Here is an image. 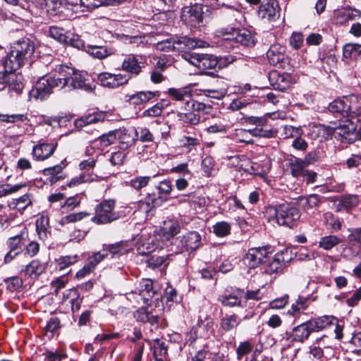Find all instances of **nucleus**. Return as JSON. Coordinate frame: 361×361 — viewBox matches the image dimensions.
<instances>
[{"label": "nucleus", "mask_w": 361, "mask_h": 361, "mask_svg": "<svg viewBox=\"0 0 361 361\" xmlns=\"http://www.w3.org/2000/svg\"><path fill=\"white\" fill-rule=\"evenodd\" d=\"M54 87L66 89V91L82 89L92 92L94 89L92 85L86 83L80 72L69 66L61 65L51 75L39 79L30 92V95L37 99L44 100L52 93Z\"/></svg>", "instance_id": "obj_1"}, {"label": "nucleus", "mask_w": 361, "mask_h": 361, "mask_svg": "<svg viewBox=\"0 0 361 361\" xmlns=\"http://www.w3.org/2000/svg\"><path fill=\"white\" fill-rule=\"evenodd\" d=\"M35 49V43L31 39L22 37L16 40L3 62L4 68L9 71H17L31 58Z\"/></svg>", "instance_id": "obj_2"}, {"label": "nucleus", "mask_w": 361, "mask_h": 361, "mask_svg": "<svg viewBox=\"0 0 361 361\" xmlns=\"http://www.w3.org/2000/svg\"><path fill=\"white\" fill-rule=\"evenodd\" d=\"M265 216L269 222L291 228L293 224L300 219V212L294 204L284 202L266 207Z\"/></svg>", "instance_id": "obj_3"}, {"label": "nucleus", "mask_w": 361, "mask_h": 361, "mask_svg": "<svg viewBox=\"0 0 361 361\" xmlns=\"http://www.w3.org/2000/svg\"><path fill=\"white\" fill-rule=\"evenodd\" d=\"M167 93L174 100L184 102L185 111L194 110L209 114L212 110L211 105L192 99L191 90L188 87H171L168 90Z\"/></svg>", "instance_id": "obj_4"}, {"label": "nucleus", "mask_w": 361, "mask_h": 361, "mask_svg": "<svg viewBox=\"0 0 361 361\" xmlns=\"http://www.w3.org/2000/svg\"><path fill=\"white\" fill-rule=\"evenodd\" d=\"M116 202L114 200H106L98 204L95 209L96 214L92 218V222L97 224L111 223L119 218L114 212Z\"/></svg>", "instance_id": "obj_5"}, {"label": "nucleus", "mask_w": 361, "mask_h": 361, "mask_svg": "<svg viewBox=\"0 0 361 361\" xmlns=\"http://www.w3.org/2000/svg\"><path fill=\"white\" fill-rule=\"evenodd\" d=\"M182 57L192 65L197 67L202 71L215 69L219 64L217 58L212 54L198 53H185Z\"/></svg>", "instance_id": "obj_6"}, {"label": "nucleus", "mask_w": 361, "mask_h": 361, "mask_svg": "<svg viewBox=\"0 0 361 361\" xmlns=\"http://www.w3.org/2000/svg\"><path fill=\"white\" fill-rule=\"evenodd\" d=\"M203 6L195 4L190 6L183 8L180 15L181 20L186 25L197 27L203 24Z\"/></svg>", "instance_id": "obj_7"}, {"label": "nucleus", "mask_w": 361, "mask_h": 361, "mask_svg": "<svg viewBox=\"0 0 361 361\" xmlns=\"http://www.w3.org/2000/svg\"><path fill=\"white\" fill-rule=\"evenodd\" d=\"M267 57L271 65L279 68L285 69L289 66L290 59L286 54V47L279 44L271 45L267 52Z\"/></svg>", "instance_id": "obj_8"}, {"label": "nucleus", "mask_w": 361, "mask_h": 361, "mask_svg": "<svg viewBox=\"0 0 361 361\" xmlns=\"http://www.w3.org/2000/svg\"><path fill=\"white\" fill-rule=\"evenodd\" d=\"M271 252L272 250L270 246L250 248L244 257V262L248 267L254 269L264 263L268 254Z\"/></svg>", "instance_id": "obj_9"}, {"label": "nucleus", "mask_w": 361, "mask_h": 361, "mask_svg": "<svg viewBox=\"0 0 361 361\" xmlns=\"http://www.w3.org/2000/svg\"><path fill=\"white\" fill-rule=\"evenodd\" d=\"M130 78V75L112 74L106 72L102 73L97 76V80L101 85L112 89L127 84Z\"/></svg>", "instance_id": "obj_10"}, {"label": "nucleus", "mask_w": 361, "mask_h": 361, "mask_svg": "<svg viewBox=\"0 0 361 361\" xmlns=\"http://www.w3.org/2000/svg\"><path fill=\"white\" fill-rule=\"evenodd\" d=\"M5 72L0 74V80L1 82L8 87L9 91H13L16 94H19L23 89V75L16 73V71H9L6 68Z\"/></svg>", "instance_id": "obj_11"}, {"label": "nucleus", "mask_w": 361, "mask_h": 361, "mask_svg": "<svg viewBox=\"0 0 361 361\" xmlns=\"http://www.w3.org/2000/svg\"><path fill=\"white\" fill-rule=\"evenodd\" d=\"M280 8L276 0H270L262 4L258 11L259 17L265 22H274L280 16Z\"/></svg>", "instance_id": "obj_12"}, {"label": "nucleus", "mask_w": 361, "mask_h": 361, "mask_svg": "<svg viewBox=\"0 0 361 361\" xmlns=\"http://www.w3.org/2000/svg\"><path fill=\"white\" fill-rule=\"evenodd\" d=\"M269 80L275 90L282 92L287 90L293 83V78L289 73H280L277 71L269 73Z\"/></svg>", "instance_id": "obj_13"}, {"label": "nucleus", "mask_w": 361, "mask_h": 361, "mask_svg": "<svg viewBox=\"0 0 361 361\" xmlns=\"http://www.w3.org/2000/svg\"><path fill=\"white\" fill-rule=\"evenodd\" d=\"M245 120L247 124L257 126L255 128L249 130L254 135L264 137H272L274 136L273 130L262 128L267 123V119L264 117L248 116L245 118Z\"/></svg>", "instance_id": "obj_14"}, {"label": "nucleus", "mask_w": 361, "mask_h": 361, "mask_svg": "<svg viewBox=\"0 0 361 361\" xmlns=\"http://www.w3.org/2000/svg\"><path fill=\"white\" fill-rule=\"evenodd\" d=\"M356 126L353 121L350 119H347L339 125L331 128V134H332L335 138L338 140H349V136L353 134L355 131Z\"/></svg>", "instance_id": "obj_15"}, {"label": "nucleus", "mask_w": 361, "mask_h": 361, "mask_svg": "<svg viewBox=\"0 0 361 361\" xmlns=\"http://www.w3.org/2000/svg\"><path fill=\"white\" fill-rule=\"evenodd\" d=\"M57 147L56 142L39 143L32 149V155L36 160L42 161L52 155Z\"/></svg>", "instance_id": "obj_16"}, {"label": "nucleus", "mask_w": 361, "mask_h": 361, "mask_svg": "<svg viewBox=\"0 0 361 361\" xmlns=\"http://www.w3.org/2000/svg\"><path fill=\"white\" fill-rule=\"evenodd\" d=\"M312 332V329L307 321L294 327L289 338L291 340V342L303 343Z\"/></svg>", "instance_id": "obj_17"}, {"label": "nucleus", "mask_w": 361, "mask_h": 361, "mask_svg": "<svg viewBox=\"0 0 361 361\" xmlns=\"http://www.w3.org/2000/svg\"><path fill=\"white\" fill-rule=\"evenodd\" d=\"M121 69L131 75H139L142 71V66L137 56L134 54L127 55L122 62Z\"/></svg>", "instance_id": "obj_18"}, {"label": "nucleus", "mask_w": 361, "mask_h": 361, "mask_svg": "<svg viewBox=\"0 0 361 361\" xmlns=\"http://www.w3.org/2000/svg\"><path fill=\"white\" fill-rule=\"evenodd\" d=\"M177 51H182L185 49H195L205 47L207 42L196 38H189L185 36L174 38Z\"/></svg>", "instance_id": "obj_19"}, {"label": "nucleus", "mask_w": 361, "mask_h": 361, "mask_svg": "<svg viewBox=\"0 0 361 361\" xmlns=\"http://www.w3.org/2000/svg\"><path fill=\"white\" fill-rule=\"evenodd\" d=\"M136 130L131 129H120L115 132L116 139L120 144V148L126 149L135 143Z\"/></svg>", "instance_id": "obj_20"}, {"label": "nucleus", "mask_w": 361, "mask_h": 361, "mask_svg": "<svg viewBox=\"0 0 361 361\" xmlns=\"http://www.w3.org/2000/svg\"><path fill=\"white\" fill-rule=\"evenodd\" d=\"M62 302L71 305V310L74 313L80 310L82 298H80V294L76 288H71L66 290L63 293Z\"/></svg>", "instance_id": "obj_21"}, {"label": "nucleus", "mask_w": 361, "mask_h": 361, "mask_svg": "<svg viewBox=\"0 0 361 361\" xmlns=\"http://www.w3.org/2000/svg\"><path fill=\"white\" fill-rule=\"evenodd\" d=\"M149 309V307H140L135 312L134 317L138 322H148L152 326L157 327L159 317L157 314H154Z\"/></svg>", "instance_id": "obj_22"}, {"label": "nucleus", "mask_w": 361, "mask_h": 361, "mask_svg": "<svg viewBox=\"0 0 361 361\" xmlns=\"http://www.w3.org/2000/svg\"><path fill=\"white\" fill-rule=\"evenodd\" d=\"M180 232V225L178 221L172 219L164 221L160 230V235L169 240Z\"/></svg>", "instance_id": "obj_23"}, {"label": "nucleus", "mask_w": 361, "mask_h": 361, "mask_svg": "<svg viewBox=\"0 0 361 361\" xmlns=\"http://www.w3.org/2000/svg\"><path fill=\"white\" fill-rule=\"evenodd\" d=\"M284 260L281 255H276L269 262L265 263L262 267V272L266 274H273L281 272L284 267Z\"/></svg>", "instance_id": "obj_24"}, {"label": "nucleus", "mask_w": 361, "mask_h": 361, "mask_svg": "<svg viewBox=\"0 0 361 361\" xmlns=\"http://www.w3.org/2000/svg\"><path fill=\"white\" fill-rule=\"evenodd\" d=\"M180 243L186 250H195L201 244V236L196 231H191L183 235Z\"/></svg>", "instance_id": "obj_25"}, {"label": "nucleus", "mask_w": 361, "mask_h": 361, "mask_svg": "<svg viewBox=\"0 0 361 361\" xmlns=\"http://www.w3.org/2000/svg\"><path fill=\"white\" fill-rule=\"evenodd\" d=\"M158 198L155 195L148 194L137 203V211L144 213L146 216L158 205Z\"/></svg>", "instance_id": "obj_26"}, {"label": "nucleus", "mask_w": 361, "mask_h": 361, "mask_svg": "<svg viewBox=\"0 0 361 361\" xmlns=\"http://www.w3.org/2000/svg\"><path fill=\"white\" fill-rule=\"evenodd\" d=\"M313 332L322 331L331 325H334L336 319L334 317L323 316L308 321Z\"/></svg>", "instance_id": "obj_27"}, {"label": "nucleus", "mask_w": 361, "mask_h": 361, "mask_svg": "<svg viewBox=\"0 0 361 361\" xmlns=\"http://www.w3.org/2000/svg\"><path fill=\"white\" fill-rule=\"evenodd\" d=\"M45 269V264L41 263L38 259H33L21 270V272L30 278H37L41 275Z\"/></svg>", "instance_id": "obj_28"}, {"label": "nucleus", "mask_w": 361, "mask_h": 361, "mask_svg": "<svg viewBox=\"0 0 361 361\" xmlns=\"http://www.w3.org/2000/svg\"><path fill=\"white\" fill-rule=\"evenodd\" d=\"M347 116H361V97L355 94L347 97Z\"/></svg>", "instance_id": "obj_29"}, {"label": "nucleus", "mask_w": 361, "mask_h": 361, "mask_svg": "<svg viewBox=\"0 0 361 361\" xmlns=\"http://www.w3.org/2000/svg\"><path fill=\"white\" fill-rule=\"evenodd\" d=\"M157 95V92L152 91L137 92L129 97L130 104L138 106L147 103Z\"/></svg>", "instance_id": "obj_30"}, {"label": "nucleus", "mask_w": 361, "mask_h": 361, "mask_svg": "<svg viewBox=\"0 0 361 361\" xmlns=\"http://www.w3.org/2000/svg\"><path fill=\"white\" fill-rule=\"evenodd\" d=\"M308 307V298L299 296L288 311L289 315L295 318H299L303 312Z\"/></svg>", "instance_id": "obj_31"}, {"label": "nucleus", "mask_w": 361, "mask_h": 361, "mask_svg": "<svg viewBox=\"0 0 361 361\" xmlns=\"http://www.w3.org/2000/svg\"><path fill=\"white\" fill-rule=\"evenodd\" d=\"M32 204V199L30 194H25L18 198L12 199L8 202V206L11 209L18 211L25 210Z\"/></svg>", "instance_id": "obj_32"}, {"label": "nucleus", "mask_w": 361, "mask_h": 361, "mask_svg": "<svg viewBox=\"0 0 361 361\" xmlns=\"http://www.w3.org/2000/svg\"><path fill=\"white\" fill-rule=\"evenodd\" d=\"M108 254L110 253L112 257L121 256L129 251V245L126 241H121L114 244L104 245Z\"/></svg>", "instance_id": "obj_33"}, {"label": "nucleus", "mask_w": 361, "mask_h": 361, "mask_svg": "<svg viewBox=\"0 0 361 361\" xmlns=\"http://www.w3.org/2000/svg\"><path fill=\"white\" fill-rule=\"evenodd\" d=\"M240 322L241 319L238 315L235 314H226L221 319L220 326L224 331H230L235 329L240 324Z\"/></svg>", "instance_id": "obj_34"}, {"label": "nucleus", "mask_w": 361, "mask_h": 361, "mask_svg": "<svg viewBox=\"0 0 361 361\" xmlns=\"http://www.w3.org/2000/svg\"><path fill=\"white\" fill-rule=\"evenodd\" d=\"M63 167L60 164H57L52 167L47 168L43 170V173L47 177V181L51 185L56 183L62 178L61 175Z\"/></svg>", "instance_id": "obj_35"}, {"label": "nucleus", "mask_w": 361, "mask_h": 361, "mask_svg": "<svg viewBox=\"0 0 361 361\" xmlns=\"http://www.w3.org/2000/svg\"><path fill=\"white\" fill-rule=\"evenodd\" d=\"M343 57L345 59L356 60L361 59V44H347L343 47Z\"/></svg>", "instance_id": "obj_36"}, {"label": "nucleus", "mask_w": 361, "mask_h": 361, "mask_svg": "<svg viewBox=\"0 0 361 361\" xmlns=\"http://www.w3.org/2000/svg\"><path fill=\"white\" fill-rule=\"evenodd\" d=\"M194 110L185 111V112L179 111L177 114L178 120L190 125H197L200 121V116Z\"/></svg>", "instance_id": "obj_37"}, {"label": "nucleus", "mask_w": 361, "mask_h": 361, "mask_svg": "<svg viewBox=\"0 0 361 361\" xmlns=\"http://www.w3.org/2000/svg\"><path fill=\"white\" fill-rule=\"evenodd\" d=\"M190 361H223V358L218 354L202 350L197 352L196 354L191 357Z\"/></svg>", "instance_id": "obj_38"}, {"label": "nucleus", "mask_w": 361, "mask_h": 361, "mask_svg": "<svg viewBox=\"0 0 361 361\" xmlns=\"http://www.w3.org/2000/svg\"><path fill=\"white\" fill-rule=\"evenodd\" d=\"M359 197L356 195H344L341 199L337 210H341L342 209H350L356 207L359 204Z\"/></svg>", "instance_id": "obj_39"}, {"label": "nucleus", "mask_w": 361, "mask_h": 361, "mask_svg": "<svg viewBox=\"0 0 361 361\" xmlns=\"http://www.w3.org/2000/svg\"><path fill=\"white\" fill-rule=\"evenodd\" d=\"M218 301L224 306L226 307H240L241 306V300L237 294H225L219 295Z\"/></svg>", "instance_id": "obj_40"}, {"label": "nucleus", "mask_w": 361, "mask_h": 361, "mask_svg": "<svg viewBox=\"0 0 361 361\" xmlns=\"http://www.w3.org/2000/svg\"><path fill=\"white\" fill-rule=\"evenodd\" d=\"M237 42L245 47L255 45V39L251 32L247 30L238 29V34L235 35Z\"/></svg>", "instance_id": "obj_41"}, {"label": "nucleus", "mask_w": 361, "mask_h": 361, "mask_svg": "<svg viewBox=\"0 0 361 361\" xmlns=\"http://www.w3.org/2000/svg\"><path fill=\"white\" fill-rule=\"evenodd\" d=\"M61 327V320L57 317H51L47 323L44 330L49 338H52L58 330Z\"/></svg>", "instance_id": "obj_42"}, {"label": "nucleus", "mask_w": 361, "mask_h": 361, "mask_svg": "<svg viewBox=\"0 0 361 361\" xmlns=\"http://www.w3.org/2000/svg\"><path fill=\"white\" fill-rule=\"evenodd\" d=\"M49 218L42 216L37 219L36 221V230L40 239H45L47 238L48 233Z\"/></svg>", "instance_id": "obj_43"}, {"label": "nucleus", "mask_w": 361, "mask_h": 361, "mask_svg": "<svg viewBox=\"0 0 361 361\" xmlns=\"http://www.w3.org/2000/svg\"><path fill=\"white\" fill-rule=\"evenodd\" d=\"M329 109L333 113H341L347 116V97L343 99H335L330 103Z\"/></svg>", "instance_id": "obj_44"}, {"label": "nucleus", "mask_w": 361, "mask_h": 361, "mask_svg": "<svg viewBox=\"0 0 361 361\" xmlns=\"http://www.w3.org/2000/svg\"><path fill=\"white\" fill-rule=\"evenodd\" d=\"M103 115L102 114H92L85 116H82L75 121V123L77 127H82L88 124L97 123L103 120Z\"/></svg>", "instance_id": "obj_45"}, {"label": "nucleus", "mask_w": 361, "mask_h": 361, "mask_svg": "<svg viewBox=\"0 0 361 361\" xmlns=\"http://www.w3.org/2000/svg\"><path fill=\"white\" fill-rule=\"evenodd\" d=\"M116 140V135H115V133H109L106 135H102L98 139H96L94 142V145L103 149L113 144Z\"/></svg>", "instance_id": "obj_46"}, {"label": "nucleus", "mask_w": 361, "mask_h": 361, "mask_svg": "<svg viewBox=\"0 0 361 361\" xmlns=\"http://www.w3.org/2000/svg\"><path fill=\"white\" fill-rule=\"evenodd\" d=\"M25 240L23 238V234H19L13 237H11L8 239L7 245L9 249L13 250L22 252V247L24 245Z\"/></svg>", "instance_id": "obj_47"}, {"label": "nucleus", "mask_w": 361, "mask_h": 361, "mask_svg": "<svg viewBox=\"0 0 361 361\" xmlns=\"http://www.w3.org/2000/svg\"><path fill=\"white\" fill-rule=\"evenodd\" d=\"M89 216V214L85 212H81L78 213H72L68 215H66L61 219L59 221V224L61 226H64L66 224L70 223H74L78 221L82 220L83 218Z\"/></svg>", "instance_id": "obj_48"}, {"label": "nucleus", "mask_w": 361, "mask_h": 361, "mask_svg": "<svg viewBox=\"0 0 361 361\" xmlns=\"http://www.w3.org/2000/svg\"><path fill=\"white\" fill-rule=\"evenodd\" d=\"M340 243L339 239L335 235H328L321 238L319 246L326 250H331Z\"/></svg>", "instance_id": "obj_49"}, {"label": "nucleus", "mask_w": 361, "mask_h": 361, "mask_svg": "<svg viewBox=\"0 0 361 361\" xmlns=\"http://www.w3.org/2000/svg\"><path fill=\"white\" fill-rule=\"evenodd\" d=\"M67 32L63 28L57 26H51L49 27V36L56 41L63 43L66 41Z\"/></svg>", "instance_id": "obj_50"}, {"label": "nucleus", "mask_w": 361, "mask_h": 361, "mask_svg": "<svg viewBox=\"0 0 361 361\" xmlns=\"http://www.w3.org/2000/svg\"><path fill=\"white\" fill-rule=\"evenodd\" d=\"M156 49L157 50L166 52L177 51L176 42H174V38H170L157 42L156 44Z\"/></svg>", "instance_id": "obj_51"}, {"label": "nucleus", "mask_w": 361, "mask_h": 361, "mask_svg": "<svg viewBox=\"0 0 361 361\" xmlns=\"http://www.w3.org/2000/svg\"><path fill=\"white\" fill-rule=\"evenodd\" d=\"M63 43L78 49L83 47L84 46V43L80 37L70 31L67 32L66 41H64Z\"/></svg>", "instance_id": "obj_52"}, {"label": "nucleus", "mask_w": 361, "mask_h": 361, "mask_svg": "<svg viewBox=\"0 0 361 361\" xmlns=\"http://www.w3.org/2000/svg\"><path fill=\"white\" fill-rule=\"evenodd\" d=\"M150 179V176H138L132 179L129 185L136 190H140L148 185Z\"/></svg>", "instance_id": "obj_53"}, {"label": "nucleus", "mask_w": 361, "mask_h": 361, "mask_svg": "<svg viewBox=\"0 0 361 361\" xmlns=\"http://www.w3.org/2000/svg\"><path fill=\"white\" fill-rule=\"evenodd\" d=\"M300 200L305 201L303 207L305 209H308L318 206L321 198L318 195L313 194L307 197H301Z\"/></svg>", "instance_id": "obj_54"}, {"label": "nucleus", "mask_w": 361, "mask_h": 361, "mask_svg": "<svg viewBox=\"0 0 361 361\" xmlns=\"http://www.w3.org/2000/svg\"><path fill=\"white\" fill-rule=\"evenodd\" d=\"M214 233L219 237H224L230 233L231 226L224 221L216 223L214 226Z\"/></svg>", "instance_id": "obj_55"}, {"label": "nucleus", "mask_w": 361, "mask_h": 361, "mask_svg": "<svg viewBox=\"0 0 361 361\" xmlns=\"http://www.w3.org/2000/svg\"><path fill=\"white\" fill-rule=\"evenodd\" d=\"M80 8L82 11H92L97 8L104 6L103 0H80Z\"/></svg>", "instance_id": "obj_56"}, {"label": "nucleus", "mask_w": 361, "mask_h": 361, "mask_svg": "<svg viewBox=\"0 0 361 361\" xmlns=\"http://www.w3.org/2000/svg\"><path fill=\"white\" fill-rule=\"evenodd\" d=\"M168 103H164V101H162L161 103H158L153 106L149 108L148 109L145 110L143 112L144 116H158L161 114L162 109L165 106H167Z\"/></svg>", "instance_id": "obj_57"}, {"label": "nucleus", "mask_w": 361, "mask_h": 361, "mask_svg": "<svg viewBox=\"0 0 361 361\" xmlns=\"http://www.w3.org/2000/svg\"><path fill=\"white\" fill-rule=\"evenodd\" d=\"M91 55L97 59H104L110 55V52L105 47L92 46L88 51Z\"/></svg>", "instance_id": "obj_58"}, {"label": "nucleus", "mask_w": 361, "mask_h": 361, "mask_svg": "<svg viewBox=\"0 0 361 361\" xmlns=\"http://www.w3.org/2000/svg\"><path fill=\"white\" fill-rule=\"evenodd\" d=\"M350 234L348 237L349 243L353 245L361 247V228L349 229Z\"/></svg>", "instance_id": "obj_59"}, {"label": "nucleus", "mask_w": 361, "mask_h": 361, "mask_svg": "<svg viewBox=\"0 0 361 361\" xmlns=\"http://www.w3.org/2000/svg\"><path fill=\"white\" fill-rule=\"evenodd\" d=\"M306 173L305 163L300 160H296L295 163L292 164L291 173L295 177H303Z\"/></svg>", "instance_id": "obj_60"}, {"label": "nucleus", "mask_w": 361, "mask_h": 361, "mask_svg": "<svg viewBox=\"0 0 361 361\" xmlns=\"http://www.w3.org/2000/svg\"><path fill=\"white\" fill-rule=\"evenodd\" d=\"M25 186V184H17L15 185H6L0 186V197L14 193Z\"/></svg>", "instance_id": "obj_61"}, {"label": "nucleus", "mask_w": 361, "mask_h": 361, "mask_svg": "<svg viewBox=\"0 0 361 361\" xmlns=\"http://www.w3.org/2000/svg\"><path fill=\"white\" fill-rule=\"evenodd\" d=\"M135 136L142 142H152L154 140L152 133L147 128H142L139 130H136Z\"/></svg>", "instance_id": "obj_62"}, {"label": "nucleus", "mask_w": 361, "mask_h": 361, "mask_svg": "<svg viewBox=\"0 0 361 361\" xmlns=\"http://www.w3.org/2000/svg\"><path fill=\"white\" fill-rule=\"evenodd\" d=\"M5 283L8 289L14 291L20 288L23 285V280L18 276H13L5 279Z\"/></svg>", "instance_id": "obj_63"}, {"label": "nucleus", "mask_w": 361, "mask_h": 361, "mask_svg": "<svg viewBox=\"0 0 361 361\" xmlns=\"http://www.w3.org/2000/svg\"><path fill=\"white\" fill-rule=\"evenodd\" d=\"M126 157V153L124 151H118L113 152L109 159V161L112 166H121Z\"/></svg>", "instance_id": "obj_64"}]
</instances>
